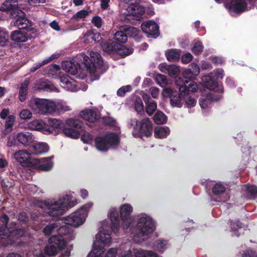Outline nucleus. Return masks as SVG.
<instances>
[{
    "mask_svg": "<svg viewBox=\"0 0 257 257\" xmlns=\"http://www.w3.org/2000/svg\"><path fill=\"white\" fill-rule=\"evenodd\" d=\"M82 141L86 144H91L93 141L92 136L89 133H84L81 137Z\"/></svg>",
    "mask_w": 257,
    "mask_h": 257,
    "instance_id": "052dcab7",
    "label": "nucleus"
},
{
    "mask_svg": "<svg viewBox=\"0 0 257 257\" xmlns=\"http://www.w3.org/2000/svg\"><path fill=\"white\" fill-rule=\"evenodd\" d=\"M60 79L62 87L67 91L74 92L80 89L78 82L68 75H62Z\"/></svg>",
    "mask_w": 257,
    "mask_h": 257,
    "instance_id": "2eb2a0df",
    "label": "nucleus"
},
{
    "mask_svg": "<svg viewBox=\"0 0 257 257\" xmlns=\"http://www.w3.org/2000/svg\"><path fill=\"white\" fill-rule=\"evenodd\" d=\"M60 56V54H53L49 58L45 59L42 62L36 63L33 67L30 69L31 72H34L40 68L41 66L47 64L55 59L58 58Z\"/></svg>",
    "mask_w": 257,
    "mask_h": 257,
    "instance_id": "4c0bfd02",
    "label": "nucleus"
},
{
    "mask_svg": "<svg viewBox=\"0 0 257 257\" xmlns=\"http://www.w3.org/2000/svg\"><path fill=\"white\" fill-rule=\"evenodd\" d=\"M116 46V44L113 42L112 44H109L106 42L101 43V47L103 50L107 52L111 51L114 52V47Z\"/></svg>",
    "mask_w": 257,
    "mask_h": 257,
    "instance_id": "5fc2aeb1",
    "label": "nucleus"
},
{
    "mask_svg": "<svg viewBox=\"0 0 257 257\" xmlns=\"http://www.w3.org/2000/svg\"><path fill=\"white\" fill-rule=\"evenodd\" d=\"M160 71L165 73L168 74L172 77H177L180 72L179 66L175 65H168L166 63H162L159 65Z\"/></svg>",
    "mask_w": 257,
    "mask_h": 257,
    "instance_id": "bb28decb",
    "label": "nucleus"
},
{
    "mask_svg": "<svg viewBox=\"0 0 257 257\" xmlns=\"http://www.w3.org/2000/svg\"><path fill=\"white\" fill-rule=\"evenodd\" d=\"M203 46L200 41H195L193 45L192 51L196 55L200 54L202 52Z\"/></svg>",
    "mask_w": 257,
    "mask_h": 257,
    "instance_id": "603ef678",
    "label": "nucleus"
},
{
    "mask_svg": "<svg viewBox=\"0 0 257 257\" xmlns=\"http://www.w3.org/2000/svg\"><path fill=\"white\" fill-rule=\"evenodd\" d=\"M8 31L0 27V46H4L8 42Z\"/></svg>",
    "mask_w": 257,
    "mask_h": 257,
    "instance_id": "de8ad7c7",
    "label": "nucleus"
},
{
    "mask_svg": "<svg viewBox=\"0 0 257 257\" xmlns=\"http://www.w3.org/2000/svg\"><path fill=\"white\" fill-rule=\"evenodd\" d=\"M46 123L41 119H35L28 122L27 128L31 131H40L42 130L44 132L45 128Z\"/></svg>",
    "mask_w": 257,
    "mask_h": 257,
    "instance_id": "473e14b6",
    "label": "nucleus"
},
{
    "mask_svg": "<svg viewBox=\"0 0 257 257\" xmlns=\"http://www.w3.org/2000/svg\"><path fill=\"white\" fill-rule=\"evenodd\" d=\"M231 231L234 233V235L238 236V234L235 233L238 229H240L242 227V224L238 221H236L233 222H231L230 223Z\"/></svg>",
    "mask_w": 257,
    "mask_h": 257,
    "instance_id": "69168bd1",
    "label": "nucleus"
},
{
    "mask_svg": "<svg viewBox=\"0 0 257 257\" xmlns=\"http://www.w3.org/2000/svg\"><path fill=\"white\" fill-rule=\"evenodd\" d=\"M16 133L14 134L13 135L10 136L8 138L7 146L9 147H12L16 146Z\"/></svg>",
    "mask_w": 257,
    "mask_h": 257,
    "instance_id": "680f3d73",
    "label": "nucleus"
},
{
    "mask_svg": "<svg viewBox=\"0 0 257 257\" xmlns=\"http://www.w3.org/2000/svg\"><path fill=\"white\" fill-rule=\"evenodd\" d=\"M156 80L158 84L162 87H164L169 84V81L166 76L161 74L156 75Z\"/></svg>",
    "mask_w": 257,
    "mask_h": 257,
    "instance_id": "09e8293b",
    "label": "nucleus"
},
{
    "mask_svg": "<svg viewBox=\"0 0 257 257\" xmlns=\"http://www.w3.org/2000/svg\"><path fill=\"white\" fill-rule=\"evenodd\" d=\"M144 12L145 9L143 7L138 4H132L126 8V12H123V14L126 16H134L135 19H138Z\"/></svg>",
    "mask_w": 257,
    "mask_h": 257,
    "instance_id": "b1692460",
    "label": "nucleus"
},
{
    "mask_svg": "<svg viewBox=\"0 0 257 257\" xmlns=\"http://www.w3.org/2000/svg\"><path fill=\"white\" fill-rule=\"evenodd\" d=\"M62 67L63 70L66 72L75 75L80 70V68H78L74 63L71 61L64 62L62 64Z\"/></svg>",
    "mask_w": 257,
    "mask_h": 257,
    "instance_id": "f704fd0d",
    "label": "nucleus"
},
{
    "mask_svg": "<svg viewBox=\"0 0 257 257\" xmlns=\"http://www.w3.org/2000/svg\"><path fill=\"white\" fill-rule=\"evenodd\" d=\"M227 8L231 15L241 13L246 10V4L244 0H231Z\"/></svg>",
    "mask_w": 257,
    "mask_h": 257,
    "instance_id": "aec40b11",
    "label": "nucleus"
},
{
    "mask_svg": "<svg viewBox=\"0 0 257 257\" xmlns=\"http://www.w3.org/2000/svg\"><path fill=\"white\" fill-rule=\"evenodd\" d=\"M167 120V116L161 111H158L154 116V121L158 124L165 123Z\"/></svg>",
    "mask_w": 257,
    "mask_h": 257,
    "instance_id": "37998d69",
    "label": "nucleus"
},
{
    "mask_svg": "<svg viewBox=\"0 0 257 257\" xmlns=\"http://www.w3.org/2000/svg\"><path fill=\"white\" fill-rule=\"evenodd\" d=\"M29 82V79L27 78L21 85L19 90V99L21 101H24L26 99Z\"/></svg>",
    "mask_w": 257,
    "mask_h": 257,
    "instance_id": "ea45409f",
    "label": "nucleus"
},
{
    "mask_svg": "<svg viewBox=\"0 0 257 257\" xmlns=\"http://www.w3.org/2000/svg\"><path fill=\"white\" fill-rule=\"evenodd\" d=\"M88 14V13L86 10H81L78 11L76 14L74 15L72 17V19L76 21H79L83 19Z\"/></svg>",
    "mask_w": 257,
    "mask_h": 257,
    "instance_id": "4d7b16f0",
    "label": "nucleus"
},
{
    "mask_svg": "<svg viewBox=\"0 0 257 257\" xmlns=\"http://www.w3.org/2000/svg\"><path fill=\"white\" fill-rule=\"evenodd\" d=\"M132 90V86L131 85L123 86L120 87L117 91L118 95L123 96L124 95L126 92H129Z\"/></svg>",
    "mask_w": 257,
    "mask_h": 257,
    "instance_id": "e2e57ef3",
    "label": "nucleus"
},
{
    "mask_svg": "<svg viewBox=\"0 0 257 257\" xmlns=\"http://www.w3.org/2000/svg\"><path fill=\"white\" fill-rule=\"evenodd\" d=\"M15 160L22 166L28 167L33 165L34 158L26 150H21L16 151L13 155Z\"/></svg>",
    "mask_w": 257,
    "mask_h": 257,
    "instance_id": "ddd939ff",
    "label": "nucleus"
},
{
    "mask_svg": "<svg viewBox=\"0 0 257 257\" xmlns=\"http://www.w3.org/2000/svg\"><path fill=\"white\" fill-rule=\"evenodd\" d=\"M28 106L35 113L47 115L55 112V101L50 99L33 98Z\"/></svg>",
    "mask_w": 257,
    "mask_h": 257,
    "instance_id": "39448f33",
    "label": "nucleus"
},
{
    "mask_svg": "<svg viewBox=\"0 0 257 257\" xmlns=\"http://www.w3.org/2000/svg\"><path fill=\"white\" fill-rule=\"evenodd\" d=\"M221 97L220 94H215L213 93L202 94L199 100V104L202 109H206L211 106L213 101L219 100Z\"/></svg>",
    "mask_w": 257,
    "mask_h": 257,
    "instance_id": "4468645a",
    "label": "nucleus"
},
{
    "mask_svg": "<svg viewBox=\"0 0 257 257\" xmlns=\"http://www.w3.org/2000/svg\"><path fill=\"white\" fill-rule=\"evenodd\" d=\"M114 44H120L126 42L127 38L126 34L122 31H118L114 34Z\"/></svg>",
    "mask_w": 257,
    "mask_h": 257,
    "instance_id": "c03bdc74",
    "label": "nucleus"
},
{
    "mask_svg": "<svg viewBox=\"0 0 257 257\" xmlns=\"http://www.w3.org/2000/svg\"><path fill=\"white\" fill-rule=\"evenodd\" d=\"M12 41L16 43H24L29 39H31V36L28 33L21 30L13 31L10 35Z\"/></svg>",
    "mask_w": 257,
    "mask_h": 257,
    "instance_id": "393cba45",
    "label": "nucleus"
},
{
    "mask_svg": "<svg viewBox=\"0 0 257 257\" xmlns=\"http://www.w3.org/2000/svg\"><path fill=\"white\" fill-rule=\"evenodd\" d=\"M80 116L83 119L89 122H94L98 118L96 112L90 109H86L81 111Z\"/></svg>",
    "mask_w": 257,
    "mask_h": 257,
    "instance_id": "2f4dec72",
    "label": "nucleus"
},
{
    "mask_svg": "<svg viewBox=\"0 0 257 257\" xmlns=\"http://www.w3.org/2000/svg\"><path fill=\"white\" fill-rule=\"evenodd\" d=\"M199 72L198 66L195 63H191L188 68L183 72V76L186 78L193 79L199 73Z\"/></svg>",
    "mask_w": 257,
    "mask_h": 257,
    "instance_id": "7c9ffc66",
    "label": "nucleus"
},
{
    "mask_svg": "<svg viewBox=\"0 0 257 257\" xmlns=\"http://www.w3.org/2000/svg\"><path fill=\"white\" fill-rule=\"evenodd\" d=\"M34 87L36 89H48L50 91H58V89L51 82L43 80L37 81L35 83Z\"/></svg>",
    "mask_w": 257,
    "mask_h": 257,
    "instance_id": "72a5a7b5",
    "label": "nucleus"
},
{
    "mask_svg": "<svg viewBox=\"0 0 257 257\" xmlns=\"http://www.w3.org/2000/svg\"><path fill=\"white\" fill-rule=\"evenodd\" d=\"M118 143V137L115 133H108L104 136L97 137L95 139V147L101 152L107 151L111 147L117 145Z\"/></svg>",
    "mask_w": 257,
    "mask_h": 257,
    "instance_id": "6e6552de",
    "label": "nucleus"
},
{
    "mask_svg": "<svg viewBox=\"0 0 257 257\" xmlns=\"http://www.w3.org/2000/svg\"><path fill=\"white\" fill-rule=\"evenodd\" d=\"M63 128L61 121L55 118H50L48 120V124H46L44 134L56 135Z\"/></svg>",
    "mask_w": 257,
    "mask_h": 257,
    "instance_id": "dca6fc26",
    "label": "nucleus"
},
{
    "mask_svg": "<svg viewBox=\"0 0 257 257\" xmlns=\"http://www.w3.org/2000/svg\"><path fill=\"white\" fill-rule=\"evenodd\" d=\"M167 241L164 240L159 239L155 241V246L160 251H164L167 247Z\"/></svg>",
    "mask_w": 257,
    "mask_h": 257,
    "instance_id": "8fccbe9b",
    "label": "nucleus"
},
{
    "mask_svg": "<svg viewBox=\"0 0 257 257\" xmlns=\"http://www.w3.org/2000/svg\"><path fill=\"white\" fill-rule=\"evenodd\" d=\"M135 108L137 112L144 111V105L141 98H137L135 101Z\"/></svg>",
    "mask_w": 257,
    "mask_h": 257,
    "instance_id": "13d9d810",
    "label": "nucleus"
},
{
    "mask_svg": "<svg viewBox=\"0 0 257 257\" xmlns=\"http://www.w3.org/2000/svg\"><path fill=\"white\" fill-rule=\"evenodd\" d=\"M170 103L173 107H181L183 104L181 96L177 94L172 95L170 98Z\"/></svg>",
    "mask_w": 257,
    "mask_h": 257,
    "instance_id": "49530a36",
    "label": "nucleus"
},
{
    "mask_svg": "<svg viewBox=\"0 0 257 257\" xmlns=\"http://www.w3.org/2000/svg\"><path fill=\"white\" fill-rule=\"evenodd\" d=\"M170 132V128L168 126H157L155 128V137L159 139L166 138Z\"/></svg>",
    "mask_w": 257,
    "mask_h": 257,
    "instance_id": "e433bc0d",
    "label": "nucleus"
},
{
    "mask_svg": "<svg viewBox=\"0 0 257 257\" xmlns=\"http://www.w3.org/2000/svg\"><path fill=\"white\" fill-rule=\"evenodd\" d=\"M15 121V117L14 115H10L5 123L4 133L5 134L10 133L12 131V127Z\"/></svg>",
    "mask_w": 257,
    "mask_h": 257,
    "instance_id": "a18cd8bd",
    "label": "nucleus"
},
{
    "mask_svg": "<svg viewBox=\"0 0 257 257\" xmlns=\"http://www.w3.org/2000/svg\"><path fill=\"white\" fill-rule=\"evenodd\" d=\"M81 57L83 58L86 70L89 73L91 80L94 81L98 79L101 74L106 70L100 54L91 51L90 53V57L84 54H82Z\"/></svg>",
    "mask_w": 257,
    "mask_h": 257,
    "instance_id": "20e7f679",
    "label": "nucleus"
},
{
    "mask_svg": "<svg viewBox=\"0 0 257 257\" xmlns=\"http://www.w3.org/2000/svg\"><path fill=\"white\" fill-rule=\"evenodd\" d=\"M246 190L251 197H255L257 195V187L253 185H247Z\"/></svg>",
    "mask_w": 257,
    "mask_h": 257,
    "instance_id": "338daca9",
    "label": "nucleus"
},
{
    "mask_svg": "<svg viewBox=\"0 0 257 257\" xmlns=\"http://www.w3.org/2000/svg\"><path fill=\"white\" fill-rule=\"evenodd\" d=\"M120 249V257H160L152 251L138 248L131 249L126 244L121 245Z\"/></svg>",
    "mask_w": 257,
    "mask_h": 257,
    "instance_id": "1a4fd4ad",
    "label": "nucleus"
},
{
    "mask_svg": "<svg viewBox=\"0 0 257 257\" xmlns=\"http://www.w3.org/2000/svg\"><path fill=\"white\" fill-rule=\"evenodd\" d=\"M19 116L21 119L26 120L30 119L32 116V113L29 109H25L20 112Z\"/></svg>",
    "mask_w": 257,
    "mask_h": 257,
    "instance_id": "bf43d9fd",
    "label": "nucleus"
},
{
    "mask_svg": "<svg viewBox=\"0 0 257 257\" xmlns=\"http://www.w3.org/2000/svg\"><path fill=\"white\" fill-rule=\"evenodd\" d=\"M52 158H43L39 159H34L32 165L37 166L41 170L45 171H49L53 166V163L51 161Z\"/></svg>",
    "mask_w": 257,
    "mask_h": 257,
    "instance_id": "412c9836",
    "label": "nucleus"
},
{
    "mask_svg": "<svg viewBox=\"0 0 257 257\" xmlns=\"http://www.w3.org/2000/svg\"><path fill=\"white\" fill-rule=\"evenodd\" d=\"M0 11L9 12L13 18L15 17L16 13L22 14V11L18 7L17 0H7L0 7Z\"/></svg>",
    "mask_w": 257,
    "mask_h": 257,
    "instance_id": "f3484780",
    "label": "nucleus"
},
{
    "mask_svg": "<svg viewBox=\"0 0 257 257\" xmlns=\"http://www.w3.org/2000/svg\"><path fill=\"white\" fill-rule=\"evenodd\" d=\"M17 141L24 146H28L34 141V136L29 132H18L16 133Z\"/></svg>",
    "mask_w": 257,
    "mask_h": 257,
    "instance_id": "cd10ccee",
    "label": "nucleus"
},
{
    "mask_svg": "<svg viewBox=\"0 0 257 257\" xmlns=\"http://www.w3.org/2000/svg\"><path fill=\"white\" fill-rule=\"evenodd\" d=\"M109 216L111 221V229L114 233L118 232L119 227L118 212L116 209L111 208L109 212Z\"/></svg>",
    "mask_w": 257,
    "mask_h": 257,
    "instance_id": "c85d7f7f",
    "label": "nucleus"
},
{
    "mask_svg": "<svg viewBox=\"0 0 257 257\" xmlns=\"http://www.w3.org/2000/svg\"><path fill=\"white\" fill-rule=\"evenodd\" d=\"M157 104L156 102L153 101L149 103L146 105V111L149 115H151L157 109Z\"/></svg>",
    "mask_w": 257,
    "mask_h": 257,
    "instance_id": "864d4df0",
    "label": "nucleus"
},
{
    "mask_svg": "<svg viewBox=\"0 0 257 257\" xmlns=\"http://www.w3.org/2000/svg\"><path fill=\"white\" fill-rule=\"evenodd\" d=\"M15 23V26H17L20 29H25L30 25V21L25 18L24 13L22 12V14L16 13L15 18H17Z\"/></svg>",
    "mask_w": 257,
    "mask_h": 257,
    "instance_id": "c756f323",
    "label": "nucleus"
},
{
    "mask_svg": "<svg viewBox=\"0 0 257 257\" xmlns=\"http://www.w3.org/2000/svg\"><path fill=\"white\" fill-rule=\"evenodd\" d=\"M202 81L205 87L211 90H215L219 93L223 92V88L221 86L218 85L211 75H206L202 78Z\"/></svg>",
    "mask_w": 257,
    "mask_h": 257,
    "instance_id": "4be33fe9",
    "label": "nucleus"
},
{
    "mask_svg": "<svg viewBox=\"0 0 257 257\" xmlns=\"http://www.w3.org/2000/svg\"><path fill=\"white\" fill-rule=\"evenodd\" d=\"M92 205L93 203L91 202L84 204L76 212L65 218L64 223L75 227L81 225L85 222L88 212Z\"/></svg>",
    "mask_w": 257,
    "mask_h": 257,
    "instance_id": "423d86ee",
    "label": "nucleus"
},
{
    "mask_svg": "<svg viewBox=\"0 0 257 257\" xmlns=\"http://www.w3.org/2000/svg\"><path fill=\"white\" fill-rule=\"evenodd\" d=\"M8 217L6 214H3L0 218V221L4 224L0 228V239H7L9 242L7 244L14 243L15 240L23 236L25 233L24 229H19L9 231L7 228L6 224L8 221Z\"/></svg>",
    "mask_w": 257,
    "mask_h": 257,
    "instance_id": "0eeeda50",
    "label": "nucleus"
},
{
    "mask_svg": "<svg viewBox=\"0 0 257 257\" xmlns=\"http://www.w3.org/2000/svg\"><path fill=\"white\" fill-rule=\"evenodd\" d=\"M141 28L143 32L148 34L149 37L156 38L159 36L158 26L154 22L148 21L143 23Z\"/></svg>",
    "mask_w": 257,
    "mask_h": 257,
    "instance_id": "a211bd4d",
    "label": "nucleus"
},
{
    "mask_svg": "<svg viewBox=\"0 0 257 257\" xmlns=\"http://www.w3.org/2000/svg\"><path fill=\"white\" fill-rule=\"evenodd\" d=\"M71 200V197L68 195H65L58 199H53L47 201H38L36 205L44 210L45 212L49 215L56 217L61 215L65 212V208L67 206L72 207L75 205Z\"/></svg>",
    "mask_w": 257,
    "mask_h": 257,
    "instance_id": "f257e3e1",
    "label": "nucleus"
},
{
    "mask_svg": "<svg viewBox=\"0 0 257 257\" xmlns=\"http://www.w3.org/2000/svg\"><path fill=\"white\" fill-rule=\"evenodd\" d=\"M153 125L149 118H146L143 119L141 122L138 133L142 137L143 136L149 137L152 133Z\"/></svg>",
    "mask_w": 257,
    "mask_h": 257,
    "instance_id": "5701e85b",
    "label": "nucleus"
},
{
    "mask_svg": "<svg viewBox=\"0 0 257 257\" xmlns=\"http://www.w3.org/2000/svg\"><path fill=\"white\" fill-rule=\"evenodd\" d=\"M55 112L57 111H69L71 109L70 107L62 102H55Z\"/></svg>",
    "mask_w": 257,
    "mask_h": 257,
    "instance_id": "3c124183",
    "label": "nucleus"
},
{
    "mask_svg": "<svg viewBox=\"0 0 257 257\" xmlns=\"http://www.w3.org/2000/svg\"><path fill=\"white\" fill-rule=\"evenodd\" d=\"M117 254V249L116 248H111L105 253V257H116Z\"/></svg>",
    "mask_w": 257,
    "mask_h": 257,
    "instance_id": "774afa93",
    "label": "nucleus"
},
{
    "mask_svg": "<svg viewBox=\"0 0 257 257\" xmlns=\"http://www.w3.org/2000/svg\"><path fill=\"white\" fill-rule=\"evenodd\" d=\"M66 126L64 127L63 132L68 137L77 139L80 135V129L82 123L77 119L69 118L66 120Z\"/></svg>",
    "mask_w": 257,
    "mask_h": 257,
    "instance_id": "9d476101",
    "label": "nucleus"
},
{
    "mask_svg": "<svg viewBox=\"0 0 257 257\" xmlns=\"http://www.w3.org/2000/svg\"><path fill=\"white\" fill-rule=\"evenodd\" d=\"M65 245L64 239L61 237L52 236L49 240V244L45 248V252L49 256H54L58 250L62 249Z\"/></svg>",
    "mask_w": 257,
    "mask_h": 257,
    "instance_id": "9b49d317",
    "label": "nucleus"
},
{
    "mask_svg": "<svg viewBox=\"0 0 257 257\" xmlns=\"http://www.w3.org/2000/svg\"><path fill=\"white\" fill-rule=\"evenodd\" d=\"M185 102L187 107L189 108L194 106L196 103V100L190 96H187L185 98Z\"/></svg>",
    "mask_w": 257,
    "mask_h": 257,
    "instance_id": "0e129e2a",
    "label": "nucleus"
},
{
    "mask_svg": "<svg viewBox=\"0 0 257 257\" xmlns=\"http://www.w3.org/2000/svg\"><path fill=\"white\" fill-rule=\"evenodd\" d=\"M225 190L224 186L220 183H216L212 188V192L215 195H219L223 193Z\"/></svg>",
    "mask_w": 257,
    "mask_h": 257,
    "instance_id": "6e6d98bb",
    "label": "nucleus"
},
{
    "mask_svg": "<svg viewBox=\"0 0 257 257\" xmlns=\"http://www.w3.org/2000/svg\"><path fill=\"white\" fill-rule=\"evenodd\" d=\"M114 52L117 53L120 56H126L133 53L132 49H128L121 44H116L114 47Z\"/></svg>",
    "mask_w": 257,
    "mask_h": 257,
    "instance_id": "58836bf2",
    "label": "nucleus"
},
{
    "mask_svg": "<svg viewBox=\"0 0 257 257\" xmlns=\"http://www.w3.org/2000/svg\"><path fill=\"white\" fill-rule=\"evenodd\" d=\"M155 229V225L152 218L143 214L139 216L136 226L131 227L129 231L136 241L141 242L153 233Z\"/></svg>",
    "mask_w": 257,
    "mask_h": 257,
    "instance_id": "f03ea898",
    "label": "nucleus"
},
{
    "mask_svg": "<svg viewBox=\"0 0 257 257\" xmlns=\"http://www.w3.org/2000/svg\"><path fill=\"white\" fill-rule=\"evenodd\" d=\"M133 211V207L129 204H124L120 207V215L122 220L121 227L123 229H128L133 222V219L130 217Z\"/></svg>",
    "mask_w": 257,
    "mask_h": 257,
    "instance_id": "f8f14e48",
    "label": "nucleus"
},
{
    "mask_svg": "<svg viewBox=\"0 0 257 257\" xmlns=\"http://www.w3.org/2000/svg\"><path fill=\"white\" fill-rule=\"evenodd\" d=\"M188 83V81H184L181 78H179L176 80V85L178 86L181 92H186L188 90L195 92L198 90V85L196 83L191 81L187 85Z\"/></svg>",
    "mask_w": 257,
    "mask_h": 257,
    "instance_id": "6ab92c4d",
    "label": "nucleus"
},
{
    "mask_svg": "<svg viewBox=\"0 0 257 257\" xmlns=\"http://www.w3.org/2000/svg\"><path fill=\"white\" fill-rule=\"evenodd\" d=\"M68 225V224H66L65 225H62L61 226H60V223H59V226L57 229L58 235H54L57 237H61L62 239H64L65 245L66 244V241L72 239V230L69 227Z\"/></svg>",
    "mask_w": 257,
    "mask_h": 257,
    "instance_id": "a878e982",
    "label": "nucleus"
},
{
    "mask_svg": "<svg viewBox=\"0 0 257 257\" xmlns=\"http://www.w3.org/2000/svg\"><path fill=\"white\" fill-rule=\"evenodd\" d=\"M109 228L110 226L107 223L106 221L103 222L102 226L95 236L93 248L87 257H102V254L104 252V247L109 245L112 241L109 232Z\"/></svg>",
    "mask_w": 257,
    "mask_h": 257,
    "instance_id": "7ed1b4c3",
    "label": "nucleus"
},
{
    "mask_svg": "<svg viewBox=\"0 0 257 257\" xmlns=\"http://www.w3.org/2000/svg\"><path fill=\"white\" fill-rule=\"evenodd\" d=\"M59 225V221L55 223L47 225L43 230V232L45 235L49 236L52 233L57 231V228Z\"/></svg>",
    "mask_w": 257,
    "mask_h": 257,
    "instance_id": "79ce46f5",
    "label": "nucleus"
},
{
    "mask_svg": "<svg viewBox=\"0 0 257 257\" xmlns=\"http://www.w3.org/2000/svg\"><path fill=\"white\" fill-rule=\"evenodd\" d=\"M167 60L171 62L177 61L180 58V53L176 49H170L166 52Z\"/></svg>",
    "mask_w": 257,
    "mask_h": 257,
    "instance_id": "a19ab883",
    "label": "nucleus"
},
{
    "mask_svg": "<svg viewBox=\"0 0 257 257\" xmlns=\"http://www.w3.org/2000/svg\"><path fill=\"white\" fill-rule=\"evenodd\" d=\"M49 147L44 143H38L31 147V151L35 154H39L46 153L49 151Z\"/></svg>",
    "mask_w": 257,
    "mask_h": 257,
    "instance_id": "c9c22d12",
    "label": "nucleus"
}]
</instances>
